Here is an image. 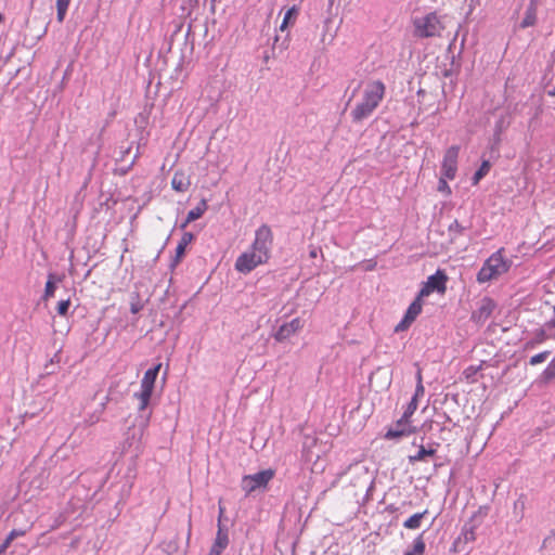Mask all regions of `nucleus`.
<instances>
[{"mask_svg":"<svg viewBox=\"0 0 555 555\" xmlns=\"http://www.w3.org/2000/svg\"><path fill=\"white\" fill-rule=\"evenodd\" d=\"M273 232L268 224L260 225L255 233L250 249L241 254L235 261V270L247 274L257 267L264 264L271 257Z\"/></svg>","mask_w":555,"mask_h":555,"instance_id":"nucleus-1","label":"nucleus"},{"mask_svg":"<svg viewBox=\"0 0 555 555\" xmlns=\"http://www.w3.org/2000/svg\"><path fill=\"white\" fill-rule=\"evenodd\" d=\"M386 93V86L380 80H370L364 85L361 99L351 111L352 121L361 122L369 118L379 106Z\"/></svg>","mask_w":555,"mask_h":555,"instance_id":"nucleus-2","label":"nucleus"},{"mask_svg":"<svg viewBox=\"0 0 555 555\" xmlns=\"http://www.w3.org/2000/svg\"><path fill=\"white\" fill-rule=\"evenodd\" d=\"M512 260L505 257V249L502 247L490 255L477 273L476 281L479 284L488 283L499 279L508 272Z\"/></svg>","mask_w":555,"mask_h":555,"instance_id":"nucleus-3","label":"nucleus"},{"mask_svg":"<svg viewBox=\"0 0 555 555\" xmlns=\"http://www.w3.org/2000/svg\"><path fill=\"white\" fill-rule=\"evenodd\" d=\"M413 25L414 35L420 38L440 37L446 29L442 17L436 12L415 18Z\"/></svg>","mask_w":555,"mask_h":555,"instance_id":"nucleus-4","label":"nucleus"},{"mask_svg":"<svg viewBox=\"0 0 555 555\" xmlns=\"http://www.w3.org/2000/svg\"><path fill=\"white\" fill-rule=\"evenodd\" d=\"M160 366L162 364L158 363L154 367L149 369L141 379L140 391L134 393V397L139 400V411L145 410L150 404Z\"/></svg>","mask_w":555,"mask_h":555,"instance_id":"nucleus-5","label":"nucleus"},{"mask_svg":"<svg viewBox=\"0 0 555 555\" xmlns=\"http://www.w3.org/2000/svg\"><path fill=\"white\" fill-rule=\"evenodd\" d=\"M275 472L271 468L258 472L253 475H246L242 478V489L246 495L256 491L257 489L266 488L273 479Z\"/></svg>","mask_w":555,"mask_h":555,"instance_id":"nucleus-6","label":"nucleus"},{"mask_svg":"<svg viewBox=\"0 0 555 555\" xmlns=\"http://www.w3.org/2000/svg\"><path fill=\"white\" fill-rule=\"evenodd\" d=\"M448 276L442 270H438L435 274L427 278L418 295L420 297H427L433 292L437 291L440 294H444L447 291Z\"/></svg>","mask_w":555,"mask_h":555,"instance_id":"nucleus-7","label":"nucleus"},{"mask_svg":"<svg viewBox=\"0 0 555 555\" xmlns=\"http://www.w3.org/2000/svg\"><path fill=\"white\" fill-rule=\"evenodd\" d=\"M459 152L460 147L457 145H452L444 153L441 164V175L449 180H453L456 176Z\"/></svg>","mask_w":555,"mask_h":555,"instance_id":"nucleus-8","label":"nucleus"},{"mask_svg":"<svg viewBox=\"0 0 555 555\" xmlns=\"http://www.w3.org/2000/svg\"><path fill=\"white\" fill-rule=\"evenodd\" d=\"M422 299L423 297H420V295H417L414 301L409 306L403 319L395 327L396 333L406 331L411 326V324L416 320V318L421 314L423 310Z\"/></svg>","mask_w":555,"mask_h":555,"instance_id":"nucleus-9","label":"nucleus"},{"mask_svg":"<svg viewBox=\"0 0 555 555\" xmlns=\"http://www.w3.org/2000/svg\"><path fill=\"white\" fill-rule=\"evenodd\" d=\"M416 431H417V428L411 424V421L404 420V417L401 416L396 422V424L386 431L385 439H387V440L399 439L401 437H406L412 434H415Z\"/></svg>","mask_w":555,"mask_h":555,"instance_id":"nucleus-10","label":"nucleus"},{"mask_svg":"<svg viewBox=\"0 0 555 555\" xmlns=\"http://www.w3.org/2000/svg\"><path fill=\"white\" fill-rule=\"evenodd\" d=\"M495 309V302L490 297H483L477 308L473 311L470 320L476 324H483Z\"/></svg>","mask_w":555,"mask_h":555,"instance_id":"nucleus-11","label":"nucleus"},{"mask_svg":"<svg viewBox=\"0 0 555 555\" xmlns=\"http://www.w3.org/2000/svg\"><path fill=\"white\" fill-rule=\"evenodd\" d=\"M304 327V321L300 318H295L289 322L283 323L273 337L276 341L282 343L289 339Z\"/></svg>","mask_w":555,"mask_h":555,"instance_id":"nucleus-12","label":"nucleus"},{"mask_svg":"<svg viewBox=\"0 0 555 555\" xmlns=\"http://www.w3.org/2000/svg\"><path fill=\"white\" fill-rule=\"evenodd\" d=\"M229 544V535L227 530L218 526L216 539L210 547L208 555H221Z\"/></svg>","mask_w":555,"mask_h":555,"instance_id":"nucleus-13","label":"nucleus"},{"mask_svg":"<svg viewBox=\"0 0 555 555\" xmlns=\"http://www.w3.org/2000/svg\"><path fill=\"white\" fill-rule=\"evenodd\" d=\"M207 209H208L207 201L203 198L195 208L191 209L188 212L186 219L180 225V228L185 229L189 223L202 218V216L206 212Z\"/></svg>","mask_w":555,"mask_h":555,"instance_id":"nucleus-14","label":"nucleus"},{"mask_svg":"<svg viewBox=\"0 0 555 555\" xmlns=\"http://www.w3.org/2000/svg\"><path fill=\"white\" fill-rule=\"evenodd\" d=\"M537 4L534 1H531L528 8L526 9L522 21L520 22V28L525 29L534 26L537 23Z\"/></svg>","mask_w":555,"mask_h":555,"instance_id":"nucleus-15","label":"nucleus"},{"mask_svg":"<svg viewBox=\"0 0 555 555\" xmlns=\"http://www.w3.org/2000/svg\"><path fill=\"white\" fill-rule=\"evenodd\" d=\"M191 185L190 179L181 171L175 172L171 186L177 192H185Z\"/></svg>","mask_w":555,"mask_h":555,"instance_id":"nucleus-16","label":"nucleus"},{"mask_svg":"<svg viewBox=\"0 0 555 555\" xmlns=\"http://www.w3.org/2000/svg\"><path fill=\"white\" fill-rule=\"evenodd\" d=\"M428 514V511L425 509L422 513H416L410 516L406 520L403 522V527L409 530H415L418 529L422 525V520L424 517Z\"/></svg>","mask_w":555,"mask_h":555,"instance_id":"nucleus-17","label":"nucleus"},{"mask_svg":"<svg viewBox=\"0 0 555 555\" xmlns=\"http://www.w3.org/2000/svg\"><path fill=\"white\" fill-rule=\"evenodd\" d=\"M194 240V235L191 232H184L177 248H176V258L180 260L185 253L186 246Z\"/></svg>","mask_w":555,"mask_h":555,"instance_id":"nucleus-18","label":"nucleus"},{"mask_svg":"<svg viewBox=\"0 0 555 555\" xmlns=\"http://www.w3.org/2000/svg\"><path fill=\"white\" fill-rule=\"evenodd\" d=\"M298 13L299 11L297 7L294 5L289 8L284 15L280 29L284 31L289 25H294L297 20Z\"/></svg>","mask_w":555,"mask_h":555,"instance_id":"nucleus-19","label":"nucleus"},{"mask_svg":"<svg viewBox=\"0 0 555 555\" xmlns=\"http://www.w3.org/2000/svg\"><path fill=\"white\" fill-rule=\"evenodd\" d=\"M26 534V530L22 529H13L4 539L3 543L0 545V555L3 554L11 545V543L18 537H23Z\"/></svg>","mask_w":555,"mask_h":555,"instance_id":"nucleus-20","label":"nucleus"},{"mask_svg":"<svg viewBox=\"0 0 555 555\" xmlns=\"http://www.w3.org/2000/svg\"><path fill=\"white\" fill-rule=\"evenodd\" d=\"M482 365H469L463 371L464 379L469 383L474 384L478 380L477 375L481 371Z\"/></svg>","mask_w":555,"mask_h":555,"instance_id":"nucleus-21","label":"nucleus"},{"mask_svg":"<svg viewBox=\"0 0 555 555\" xmlns=\"http://www.w3.org/2000/svg\"><path fill=\"white\" fill-rule=\"evenodd\" d=\"M72 0H56V18L62 23L66 16Z\"/></svg>","mask_w":555,"mask_h":555,"instance_id":"nucleus-22","label":"nucleus"},{"mask_svg":"<svg viewBox=\"0 0 555 555\" xmlns=\"http://www.w3.org/2000/svg\"><path fill=\"white\" fill-rule=\"evenodd\" d=\"M434 449H425L423 446L420 447L416 454L409 457L411 463L424 461L426 456H433L435 454Z\"/></svg>","mask_w":555,"mask_h":555,"instance_id":"nucleus-23","label":"nucleus"},{"mask_svg":"<svg viewBox=\"0 0 555 555\" xmlns=\"http://www.w3.org/2000/svg\"><path fill=\"white\" fill-rule=\"evenodd\" d=\"M55 276L53 274H50L48 276V281L46 283L44 293H43V300H49L54 296L56 286L54 282Z\"/></svg>","mask_w":555,"mask_h":555,"instance_id":"nucleus-24","label":"nucleus"},{"mask_svg":"<svg viewBox=\"0 0 555 555\" xmlns=\"http://www.w3.org/2000/svg\"><path fill=\"white\" fill-rule=\"evenodd\" d=\"M490 163L488 160H483L480 165L479 169L475 172L473 177V184L476 185L479 183V181L489 172L490 170Z\"/></svg>","mask_w":555,"mask_h":555,"instance_id":"nucleus-25","label":"nucleus"},{"mask_svg":"<svg viewBox=\"0 0 555 555\" xmlns=\"http://www.w3.org/2000/svg\"><path fill=\"white\" fill-rule=\"evenodd\" d=\"M417 406H418V402L416 401V398H412L411 401L409 402L408 406L405 408L403 414H402L404 420L411 421V417L415 413V411L417 410Z\"/></svg>","mask_w":555,"mask_h":555,"instance_id":"nucleus-26","label":"nucleus"},{"mask_svg":"<svg viewBox=\"0 0 555 555\" xmlns=\"http://www.w3.org/2000/svg\"><path fill=\"white\" fill-rule=\"evenodd\" d=\"M425 541L422 535H418L413 543V550L411 552L414 553V555H423L425 552Z\"/></svg>","mask_w":555,"mask_h":555,"instance_id":"nucleus-27","label":"nucleus"},{"mask_svg":"<svg viewBox=\"0 0 555 555\" xmlns=\"http://www.w3.org/2000/svg\"><path fill=\"white\" fill-rule=\"evenodd\" d=\"M447 180H449V179L441 175V177L439 178V181H438V191L440 193L444 194L446 196H450L452 191H451V188L449 186Z\"/></svg>","mask_w":555,"mask_h":555,"instance_id":"nucleus-28","label":"nucleus"},{"mask_svg":"<svg viewBox=\"0 0 555 555\" xmlns=\"http://www.w3.org/2000/svg\"><path fill=\"white\" fill-rule=\"evenodd\" d=\"M550 354V351H543V352H540L538 354H534L533 357L530 358V361L529 363L531 365H537L539 363H542L543 361L546 360V358L548 357Z\"/></svg>","mask_w":555,"mask_h":555,"instance_id":"nucleus-29","label":"nucleus"},{"mask_svg":"<svg viewBox=\"0 0 555 555\" xmlns=\"http://www.w3.org/2000/svg\"><path fill=\"white\" fill-rule=\"evenodd\" d=\"M69 306H70V299L61 300L56 307L57 313L62 317H65L68 312Z\"/></svg>","mask_w":555,"mask_h":555,"instance_id":"nucleus-30","label":"nucleus"},{"mask_svg":"<svg viewBox=\"0 0 555 555\" xmlns=\"http://www.w3.org/2000/svg\"><path fill=\"white\" fill-rule=\"evenodd\" d=\"M450 233H453L455 235H462L464 232V227L457 221L454 220L448 228Z\"/></svg>","mask_w":555,"mask_h":555,"instance_id":"nucleus-31","label":"nucleus"},{"mask_svg":"<svg viewBox=\"0 0 555 555\" xmlns=\"http://www.w3.org/2000/svg\"><path fill=\"white\" fill-rule=\"evenodd\" d=\"M417 379H418V383L416 385V389H415V393H414L413 398H416V401L418 402V399L421 397H423L424 392H425L424 386L422 384V375L420 372L417 374Z\"/></svg>","mask_w":555,"mask_h":555,"instance_id":"nucleus-32","label":"nucleus"},{"mask_svg":"<svg viewBox=\"0 0 555 555\" xmlns=\"http://www.w3.org/2000/svg\"><path fill=\"white\" fill-rule=\"evenodd\" d=\"M543 374L546 379H552L555 377V358L550 362Z\"/></svg>","mask_w":555,"mask_h":555,"instance_id":"nucleus-33","label":"nucleus"},{"mask_svg":"<svg viewBox=\"0 0 555 555\" xmlns=\"http://www.w3.org/2000/svg\"><path fill=\"white\" fill-rule=\"evenodd\" d=\"M463 535H464V539L465 541H474L475 540V532L473 529H469V530H465L463 532Z\"/></svg>","mask_w":555,"mask_h":555,"instance_id":"nucleus-34","label":"nucleus"},{"mask_svg":"<svg viewBox=\"0 0 555 555\" xmlns=\"http://www.w3.org/2000/svg\"><path fill=\"white\" fill-rule=\"evenodd\" d=\"M546 339L544 331H540L537 335L535 343L540 344L543 343Z\"/></svg>","mask_w":555,"mask_h":555,"instance_id":"nucleus-35","label":"nucleus"},{"mask_svg":"<svg viewBox=\"0 0 555 555\" xmlns=\"http://www.w3.org/2000/svg\"><path fill=\"white\" fill-rule=\"evenodd\" d=\"M224 512H225L224 506L219 504V524H218V526H221L220 521H221V517L223 516Z\"/></svg>","mask_w":555,"mask_h":555,"instance_id":"nucleus-36","label":"nucleus"},{"mask_svg":"<svg viewBox=\"0 0 555 555\" xmlns=\"http://www.w3.org/2000/svg\"><path fill=\"white\" fill-rule=\"evenodd\" d=\"M309 255H310L311 258H317L318 257V250L314 248V249L310 250Z\"/></svg>","mask_w":555,"mask_h":555,"instance_id":"nucleus-37","label":"nucleus"},{"mask_svg":"<svg viewBox=\"0 0 555 555\" xmlns=\"http://www.w3.org/2000/svg\"><path fill=\"white\" fill-rule=\"evenodd\" d=\"M550 96H555V85L547 91Z\"/></svg>","mask_w":555,"mask_h":555,"instance_id":"nucleus-38","label":"nucleus"},{"mask_svg":"<svg viewBox=\"0 0 555 555\" xmlns=\"http://www.w3.org/2000/svg\"><path fill=\"white\" fill-rule=\"evenodd\" d=\"M138 311H139V308H138V307H135V306H132V307H131V312H132V313H137Z\"/></svg>","mask_w":555,"mask_h":555,"instance_id":"nucleus-39","label":"nucleus"},{"mask_svg":"<svg viewBox=\"0 0 555 555\" xmlns=\"http://www.w3.org/2000/svg\"><path fill=\"white\" fill-rule=\"evenodd\" d=\"M533 346V343H527L526 344V347L529 348V347H532Z\"/></svg>","mask_w":555,"mask_h":555,"instance_id":"nucleus-40","label":"nucleus"},{"mask_svg":"<svg viewBox=\"0 0 555 555\" xmlns=\"http://www.w3.org/2000/svg\"><path fill=\"white\" fill-rule=\"evenodd\" d=\"M404 555H414L413 552H406Z\"/></svg>","mask_w":555,"mask_h":555,"instance_id":"nucleus-41","label":"nucleus"},{"mask_svg":"<svg viewBox=\"0 0 555 555\" xmlns=\"http://www.w3.org/2000/svg\"><path fill=\"white\" fill-rule=\"evenodd\" d=\"M2 20H3V16L0 14V23L2 22Z\"/></svg>","mask_w":555,"mask_h":555,"instance_id":"nucleus-42","label":"nucleus"}]
</instances>
